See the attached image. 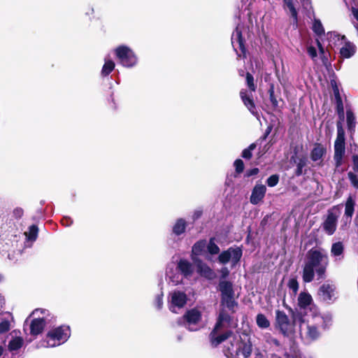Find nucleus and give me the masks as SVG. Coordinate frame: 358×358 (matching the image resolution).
I'll list each match as a JSON object with an SVG mask.
<instances>
[{"instance_id":"5701e85b","label":"nucleus","mask_w":358,"mask_h":358,"mask_svg":"<svg viewBox=\"0 0 358 358\" xmlns=\"http://www.w3.org/2000/svg\"><path fill=\"white\" fill-rule=\"evenodd\" d=\"M241 98L245 106L252 113L255 114V106L252 99V94H249L245 90H241L240 92Z\"/></svg>"},{"instance_id":"ea45409f","label":"nucleus","mask_w":358,"mask_h":358,"mask_svg":"<svg viewBox=\"0 0 358 358\" xmlns=\"http://www.w3.org/2000/svg\"><path fill=\"white\" fill-rule=\"evenodd\" d=\"M347 123L349 129H350L355 123V117L353 113L350 110L347 111Z\"/></svg>"},{"instance_id":"f8f14e48","label":"nucleus","mask_w":358,"mask_h":358,"mask_svg":"<svg viewBox=\"0 0 358 358\" xmlns=\"http://www.w3.org/2000/svg\"><path fill=\"white\" fill-rule=\"evenodd\" d=\"M338 217V215L334 210L328 212L327 217L322 224L323 229L328 235H332L335 232Z\"/></svg>"},{"instance_id":"2f4dec72","label":"nucleus","mask_w":358,"mask_h":358,"mask_svg":"<svg viewBox=\"0 0 358 358\" xmlns=\"http://www.w3.org/2000/svg\"><path fill=\"white\" fill-rule=\"evenodd\" d=\"M115 68V63L111 60H106L102 68L101 74L108 76Z\"/></svg>"},{"instance_id":"8fccbe9b","label":"nucleus","mask_w":358,"mask_h":358,"mask_svg":"<svg viewBox=\"0 0 358 358\" xmlns=\"http://www.w3.org/2000/svg\"><path fill=\"white\" fill-rule=\"evenodd\" d=\"M258 173H259V169L257 168H254V169L247 171L246 176L247 177H250V176H252L253 175H256Z\"/></svg>"},{"instance_id":"1a4fd4ad","label":"nucleus","mask_w":358,"mask_h":358,"mask_svg":"<svg viewBox=\"0 0 358 358\" xmlns=\"http://www.w3.org/2000/svg\"><path fill=\"white\" fill-rule=\"evenodd\" d=\"M276 323L280 331L286 336L289 335L294 331V326L296 325L294 321L291 322L287 315L282 311L276 310L275 312ZM294 320V317H292Z\"/></svg>"},{"instance_id":"4d7b16f0","label":"nucleus","mask_w":358,"mask_h":358,"mask_svg":"<svg viewBox=\"0 0 358 358\" xmlns=\"http://www.w3.org/2000/svg\"><path fill=\"white\" fill-rule=\"evenodd\" d=\"M62 222L64 225L69 226L71 224V221L69 220L67 218H64L62 220Z\"/></svg>"},{"instance_id":"f3484780","label":"nucleus","mask_w":358,"mask_h":358,"mask_svg":"<svg viewBox=\"0 0 358 358\" xmlns=\"http://www.w3.org/2000/svg\"><path fill=\"white\" fill-rule=\"evenodd\" d=\"M207 241L206 240H200L196 242L192 246V256L194 262H196L197 256L206 254Z\"/></svg>"},{"instance_id":"4468645a","label":"nucleus","mask_w":358,"mask_h":358,"mask_svg":"<svg viewBox=\"0 0 358 358\" xmlns=\"http://www.w3.org/2000/svg\"><path fill=\"white\" fill-rule=\"evenodd\" d=\"M185 320V325L190 331H196L198 329L196 324L201 320V313L196 309L189 310L184 316Z\"/></svg>"},{"instance_id":"20e7f679","label":"nucleus","mask_w":358,"mask_h":358,"mask_svg":"<svg viewBox=\"0 0 358 358\" xmlns=\"http://www.w3.org/2000/svg\"><path fill=\"white\" fill-rule=\"evenodd\" d=\"M219 287L222 294V305L227 307L232 313H234V308L237 306V303L234 299V293L232 284L229 282L222 280L220 282Z\"/></svg>"},{"instance_id":"9b49d317","label":"nucleus","mask_w":358,"mask_h":358,"mask_svg":"<svg viewBox=\"0 0 358 358\" xmlns=\"http://www.w3.org/2000/svg\"><path fill=\"white\" fill-rule=\"evenodd\" d=\"M298 306L302 310H310V315H317V308L313 303V298L310 294L302 292L298 296Z\"/></svg>"},{"instance_id":"0eeeda50","label":"nucleus","mask_w":358,"mask_h":358,"mask_svg":"<svg viewBox=\"0 0 358 358\" xmlns=\"http://www.w3.org/2000/svg\"><path fill=\"white\" fill-rule=\"evenodd\" d=\"M115 53L120 63L126 67H131L136 63V57L133 51L126 46H120Z\"/></svg>"},{"instance_id":"de8ad7c7","label":"nucleus","mask_w":358,"mask_h":358,"mask_svg":"<svg viewBox=\"0 0 358 358\" xmlns=\"http://www.w3.org/2000/svg\"><path fill=\"white\" fill-rule=\"evenodd\" d=\"M309 56L313 59H315L317 56L316 49L313 46H309L307 48Z\"/></svg>"},{"instance_id":"2eb2a0df","label":"nucleus","mask_w":358,"mask_h":358,"mask_svg":"<svg viewBox=\"0 0 358 358\" xmlns=\"http://www.w3.org/2000/svg\"><path fill=\"white\" fill-rule=\"evenodd\" d=\"M187 301L186 294L181 292H174L171 294V306L170 309L176 313L175 308H182Z\"/></svg>"},{"instance_id":"72a5a7b5","label":"nucleus","mask_w":358,"mask_h":358,"mask_svg":"<svg viewBox=\"0 0 358 358\" xmlns=\"http://www.w3.org/2000/svg\"><path fill=\"white\" fill-rule=\"evenodd\" d=\"M313 30L318 36L324 33V27L319 20L315 19L313 24Z\"/></svg>"},{"instance_id":"a211bd4d","label":"nucleus","mask_w":358,"mask_h":358,"mask_svg":"<svg viewBox=\"0 0 358 358\" xmlns=\"http://www.w3.org/2000/svg\"><path fill=\"white\" fill-rule=\"evenodd\" d=\"M192 270H170L168 276L173 285H176L182 281L183 276H188Z\"/></svg>"},{"instance_id":"680f3d73","label":"nucleus","mask_w":358,"mask_h":358,"mask_svg":"<svg viewBox=\"0 0 358 358\" xmlns=\"http://www.w3.org/2000/svg\"><path fill=\"white\" fill-rule=\"evenodd\" d=\"M3 352V348L0 346V356L2 355Z\"/></svg>"},{"instance_id":"9d476101","label":"nucleus","mask_w":358,"mask_h":358,"mask_svg":"<svg viewBox=\"0 0 358 358\" xmlns=\"http://www.w3.org/2000/svg\"><path fill=\"white\" fill-rule=\"evenodd\" d=\"M345 153V136L341 129H338V135L334 145V160L336 167L342 164L343 157Z\"/></svg>"},{"instance_id":"a18cd8bd","label":"nucleus","mask_w":358,"mask_h":358,"mask_svg":"<svg viewBox=\"0 0 358 358\" xmlns=\"http://www.w3.org/2000/svg\"><path fill=\"white\" fill-rule=\"evenodd\" d=\"M306 160L304 159H300L299 163L297 164V169L296 173L297 176H300L302 174V169L306 166Z\"/></svg>"},{"instance_id":"f257e3e1","label":"nucleus","mask_w":358,"mask_h":358,"mask_svg":"<svg viewBox=\"0 0 358 358\" xmlns=\"http://www.w3.org/2000/svg\"><path fill=\"white\" fill-rule=\"evenodd\" d=\"M294 322L299 324L301 336L310 340H314L319 337L318 327L327 328L331 322L329 316L317 315H306L302 316L301 313H293Z\"/></svg>"},{"instance_id":"a878e982","label":"nucleus","mask_w":358,"mask_h":358,"mask_svg":"<svg viewBox=\"0 0 358 358\" xmlns=\"http://www.w3.org/2000/svg\"><path fill=\"white\" fill-rule=\"evenodd\" d=\"M24 340L20 336L13 337L9 341L8 349L10 351L19 350L23 345Z\"/></svg>"},{"instance_id":"e433bc0d","label":"nucleus","mask_w":358,"mask_h":358,"mask_svg":"<svg viewBox=\"0 0 358 358\" xmlns=\"http://www.w3.org/2000/svg\"><path fill=\"white\" fill-rule=\"evenodd\" d=\"M246 83L250 91L255 92L256 90V87L254 83V78L250 73H246Z\"/></svg>"},{"instance_id":"bf43d9fd","label":"nucleus","mask_w":358,"mask_h":358,"mask_svg":"<svg viewBox=\"0 0 358 358\" xmlns=\"http://www.w3.org/2000/svg\"><path fill=\"white\" fill-rule=\"evenodd\" d=\"M220 271H222L223 277H224L225 275H227L228 274L227 272H224V270H220ZM225 271H227V270H226Z\"/></svg>"},{"instance_id":"423d86ee","label":"nucleus","mask_w":358,"mask_h":358,"mask_svg":"<svg viewBox=\"0 0 358 358\" xmlns=\"http://www.w3.org/2000/svg\"><path fill=\"white\" fill-rule=\"evenodd\" d=\"M241 257V249L238 247H231L222 252L215 260H217L221 264L229 263L232 266H236Z\"/></svg>"},{"instance_id":"ddd939ff","label":"nucleus","mask_w":358,"mask_h":358,"mask_svg":"<svg viewBox=\"0 0 358 358\" xmlns=\"http://www.w3.org/2000/svg\"><path fill=\"white\" fill-rule=\"evenodd\" d=\"M318 294L324 301H334L336 298V287L333 284L324 283L320 287Z\"/></svg>"},{"instance_id":"c9c22d12","label":"nucleus","mask_w":358,"mask_h":358,"mask_svg":"<svg viewBox=\"0 0 358 358\" xmlns=\"http://www.w3.org/2000/svg\"><path fill=\"white\" fill-rule=\"evenodd\" d=\"M256 148V144L252 143L250 145V146L243 150L242 152V157L245 159H250L252 156V152Z\"/></svg>"},{"instance_id":"79ce46f5","label":"nucleus","mask_w":358,"mask_h":358,"mask_svg":"<svg viewBox=\"0 0 358 358\" xmlns=\"http://www.w3.org/2000/svg\"><path fill=\"white\" fill-rule=\"evenodd\" d=\"M234 166L236 169V171L238 173L243 172L244 169V164L243 162L241 159H236L234 162Z\"/></svg>"},{"instance_id":"f704fd0d","label":"nucleus","mask_w":358,"mask_h":358,"mask_svg":"<svg viewBox=\"0 0 358 358\" xmlns=\"http://www.w3.org/2000/svg\"><path fill=\"white\" fill-rule=\"evenodd\" d=\"M335 94H336V96L337 97V111H338V114L339 117L341 119H343L344 118V108H343V103H342V101H341V98L339 97L338 92H335Z\"/></svg>"},{"instance_id":"c03bdc74","label":"nucleus","mask_w":358,"mask_h":358,"mask_svg":"<svg viewBox=\"0 0 358 358\" xmlns=\"http://www.w3.org/2000/svg\"><path fill=\"white\" fill-rule=\"evenodd\" d=\"M197 271L199 272V274L201 276H203V277L208 278L209 279H212L213 278V270H206V269H203V270H197Z\"/></svg>"},{"instance_id":"6e6d98bb","label":"nucleus","mask_w":358,"mask_h":358,"mask_svg":"<svg viewBox=\"0 0 358 358\" xmlns=\"http://www.w3.org/2000/svg\"><path fill=\"white\" fill-rule=\"evenodd\" d=\"M316 43H317V46H318V48H319L320 52L321 54H324V48H323V47H322V44H321V43H320V41L318 39H317V40H316Z\"/></svg>"},{"instance_id":"39448f33","label":"nucleus","mask_w":358,"mask_h":358,"mask_svg":"<svg viewBox=\"0 0 358 358\" xmlns=\"http://www.w3.org/2000/svg\"><path fill=\"white\" fill-rule=\"evenodd\" d=\"M307 268L317 266H326L328 263V257L325 250L322 249H312L307 255Z\"/></svg>"},{"instance_id":"cd10ccee","label":"nucleus","mask_w":358,"mask_h":358,"mask_svg":"<svg viewBox=\"0 0 358 358\" xmlns=\"http://www.w3.org/2000/svg\"><path fill=\"white\" fill-rule=\"evenodd\" d=\"M239 352L244 357H248L251 355L252 351V343L248 340L247 342L243 343L239 346Z\"/></svg>"},{"instance_id":"a19ab883","label":"nucleus","mask_w":358,"mask_h":358,"mask_svg":"<svg viewBox=\"0 0 358 358\" xmlns=\"http://www.w3.org/2000/svg\"><path fill=\"white\" fill-rule=\"evenodd\" d=\"M288 286L294 293H296L299 289V284L296 279L292 278L289 280Z\"/></svg>"},{"instance_id":"49530a36","label":"nucleus","mask_w":358,"mask_h":358,"mask_svg":"<svg viewBox=\"0 0 358 358\" xmlns=\"http://www.w3.org/2000/svg\"><path fill=\"white\" fill-rule=\"evenodd\" d=\"M190 264L187 260L180 259L178 262V268H189Z\"/></svg>"},{"instance_id":"b1692460","label":"nucleus","mask_w":358,"mask_h":358,"mask_svg":"<svg viewBox=\"0 0 358 358\" xmlns=\"http://www.w3.org/2000/svg\"><path fill=\"white\" fill-rule=\"evenodd\" d=\"M356 46L351 42H346L340 50L341 57L344 58H350L356 52Z\"/></svg>"},{"instance_id":"6ab92c4d","label":"nucleus","mask_w":358,"mask_h":358,"mask_svg":"<svg viewBox=\"0 0 358 358\" xmlns=\"http://www.w3.org/2000/svg\"><path fill=\"white\" fill-rule=\"evenodd\" d=\"M325 270H303V279L306 282H309L316 277L317 280H320L324 277Z\"/></svg>"},{"instance_id":"f03ea898","label":"nucleus","mask_w":358,"mask_h":358,"mask_svg":"<svg viewBox=\"0 0 358 358\" xmlns=\"http://www.w3.org/2000/svg\"><path fill=\"white\" fill-rule=\"evenodd\" d=\"M231 327V318L230 315L225 310H221L215 326L210 334L211 345L213 347H216L227 340L231 335V331L227 330V329Z\"/></svg>"},{"instance_id":"7ed1b4c3","label":"nucleus","mask_w":358,"mask_h":358,"mask_svg":"<svg viewBox=\"0 0 358 358\" xmlns=\"http://www.w3.org/2000/svg\"><path fill=\"white\" fill-rule=\"evenodd\" d=\"M70 329L66 326H61L48 331L45 338L41 341V346L54 348L65 343L70 336Z\"/></svg>"},{"instance_id":"e2e57ef3","label":"nucleus","mask_w":358,"mask_h":358,"mask_svg":"<svg viewBox=\"0 0 358 358\" xmlns=\"http://www.w3.org/2000/svg\"><path fill=\"white\" fill-rule=\"evenodd\" d=\"M293 358H297V357H293Z\"/></svg>"},{"instance_id":"864d4df0","label":"nucleus","mask_w":358,"mask_h":358,"mask_svg":"<svg viewBox=\"0 0 358 358\" xmlns=\"http://www.w3.org/2000/svg\"><path fill=\"white\" fill-rule=\"evenodd\" d=\"M13 213L17 217H20L23 214V210L21 208H17Z\"/></svg>"},{"instance_id":"3c124183","label":"nucleus","mask_w":358,"mask_h":358,"mask_svg":"<svg viewBox=\"0 0 358 358\" xmlns=\"http://www.w3.org/2000/svg\"><path fill=\"white\" fill-rule=\"evenodd\" d=\"M301 3L305 9L308 10L311 8L310 0H301Z\"/></svg>"},{"instance_id":"412c9836","label":"nucleus","mask_w":358,"mask_h":358,"mask_svg":"<svg viewBox=\"0 0 358 358\" xmlns=\"http://www.w3.org/2000/svg\"><path fill=\"white\" fill-rule=\"evenodd\" d=\"M326 153L325 147L320 143H315L310 152V158L314 162H322L323 156Z\"/></svg>"},{"instance_id":"09e8293b","label":"nucleus","mask_w":358,"mask_h":358,"mask_svg":"<svg viewBox=\"0 0 358 358\" xmlns=\"http://www.w3.org/2000/svg\"><path fill=\"white\" fill-rule=\"evenodd\" d=\"M163 301H162V295H157L155 299V305L158 309H160L162 307Z\"/></svg>"},{"instance_id":"c756f323","label":"nucleus","mask_w":358,"mask_h":358,"mask_svg":"<svg viewBox=\"0 0 358 358\" xmlns=\"http://www.w3.org/2000/svg\"><path fill=\"white\" fill-rule=\"evenodd\" d=\"M343 252V245L341 242H337L332 245L331 253L333 256H340Z\"/></svg>"},{"instance_id":"dca6fc26","label":"nucleus","mask_w":358,"mask_h":358,"mask_svg":"<svg viewBox=\"0 0 358 358\" xmlns=\"http://www.w3.org/2000/svg\"><path fill=\"white\" fill-rule=\"evenodd\" d=\"M266 191V187L265 185L262 184L256 185L250 196V202L255 205L259 203L264 199Z\"/></svg>"},{"instance_id":"393cba45","label":"nucleus","mask_w":358,"mask_h":358,"mask_svg":"<svg viewBox=\"0 0 358 358\" xmlns=\"http://www.w3.org/2000/svg\"><path fill=\"white\" fill-rule=\"evenodd\" d=\"M354 209H355V201L353 200V199L351 196H350L345 203L344 216L346 217V222L350 221L351 217L354 213Z\"/></svg>"},{"instance_id":"aec40b11","label":"nucleus","mask_w":358,"mask_h":358,"mask_svg":"<svg viewBox=\"0 0 358 358\" xmlns=\"http://www.w3.org/2000/svg\"><path fill=\"white\" fill-rule=\"evenodd\" d=\"M206 259L210 262H215L213 257L215 255H217L220 253V248L215 243V238H210L209 241L207 242L206 247Z\"/></svg>"},{"instance_id":"4c0bfd02","label":"nucleus","mask_w":358,"mask_h":358,"mask_svg":"<svg viewBox=\"0 0 358 358\" xmlns=\"http://www.w3.org/2000/svg\"><path fill=\"white\" fill-rule=\"evenodd\" d=\"M348 178L350 180L351 184L353 185L354 187L356 189H358V176H357L355 173H354L352 171H350L348 173Z\"/></svg>"},{"instance_id":"58836bf2","label":"nucleus","mask_w":358,"mask_h":358,"mask_svg":"<svg viewBox=\"0 0 358 358\" xmlns=\"http://www.w3.org/2000/svg\"><path fill=\"white\" fill-rule=\"evenodd\" d=\"M278 180L279 177L277 175H272L267 179L266 183L269 187H274L278 184Z\"/></svg>"},{"instance_id":"bb28decb","label":"nucleus","mask_w":358,"mask_h":358,"mask_svg":"<svg viewBox=\"0 0 358 358\" xmlns=\"http://www.w3.org/2000/svg\"><path fill=\"white\" fill-rule=\"evenodd\" d=\"M285 9L287 8L293 17L295 23L298 22L297 11L294 6L292 0H283Z\"/></svg>"},{"instance_id":"052dcab7","label":"nucleus","mask_w":358,"mask_h":358,"mask_svg":"<svg viewBox=\"0 0 358 358\" xmlns=\"http://www.w3.org/2000/svg\"><path fill=\"white\" fill-rule=\"evenodd\" d=\"M3 303V299L1 296H0V306Z\"/></svg>"},{"instance_id":"473e14b6","label":"nucleus","mask_w":358,"mask_h":358,"mask_svg":"<svg viewBox=\"0 0 358 358\" xmlns=\"http://www.w3.org/2000/svg\"><path fill=\"white\" fill-rule=\"evenodd\" d=\"M185 229V222L183 220L180 219L176 222L173 227V232L177 235H180L184 232Z\"/></svg>"},{"instance_id":"4be33fe9","label":"nucleus","mask_w":358,"mask_h":358,"mask_svg":"<svg viewBox=\"0 0 358 358\" xmlns=\"http://www.w3.org/2000/svg\"><path fill=\"white\" fill-rule=\"evenodd\" d=\"M231 43L234 49L236 50V45L238 48L241 50L243 57H245V50L243 45V42L241 37V32L238 29H236L235 32L233 33L231 36Z\"/></svg>"},{"instance_id":"13d9d810","label":"nucleus","mask_w":358,"mask_h":358,"mask_svg":"<svg viewBox=\"0 0 358 358\" xmlns=\"http://www.w3.org/2000/svg\"><path fill=\"white\" fill-rule=\"evenodd\" d=\"M224 355L227 357H229V355H232V352H231V350L229 348L227 350H224Z\"/></svg>"},{"instance_id":"5fc2aeb1","label":"nucleus","mask_w":358,"mask_h":358,"mask_svg":"<svg viewBox=\"0 0 358 358\" xmlns=\"http://www.w3.org/2000/svg\"><path fill=\"white\" fill-rule=\"evenodd\" d=\"M352 13L354 17L358 21V8H352Z\"/></svg>"},{"instance_id":"603ef678","label":"nucleus","mask_w":358,"mask_h":358,"mask_svg":"<svg viewBox=\"0 0 358 358\" xmlns=\"http://www.w3.org/2000/svg\"><path fill=\"white\" fill-rule=\"evenodd\" d=\"M352 160H353V165H354L353 169L355 171L358 172V156H357V155L353 156Z\"/></svg>"},{"instance_id":"6e6552de","label":"nucleus","mask_w":358,"mask_h":358,"mask_svg":"<svg viewBox=\"0 0 358 358\" xmlns=\"http://www.w3.org/2000/svg\"><path fill=\"white\" fill-rule=\"evenodd\" d=\"M45 309H36L34 310L30 316L35 317L30 324V333L32 335H38L41 334L45 324L44 317H41L40 315H45L46 313Z\"/></svg>"},{"instance_id":"c85d7f7f","label":"nucleus","mask_w":358,"mask_h":358,"mask_svg":"<svg viewBox=\"0 0 358 358\" xmlns=\"http://www.w3.org/2000/svg\"><path fill=\"white\" fill-rule=\"evenodd\" d=\"M256 322L257 326L261 329H266L270 326V322L266 318V317L262 313H259L257 315Z\"/></svg>"},{"instance_id":"37998d69","label":"nucleus","mask_w":358,"mask_h":358,"mask_svg":"<svg viewBox=\"0 0 358 358\" xmlns=\"http://www.w3.org/2000/svg\"><path fill=\"white\" fill-rule=\"evenodd\" d=\"M10 329V322L8 320H3L0 322V334L5 333Z\"/></svg>"},{"instance_id":"7c9ffc66","label":"nucleus","mask_w":358,"mask_h":358,"mask_svg":"<svg viewBox=\"0 0 358 358\" xmlns=\"http://www.w3.org/2000/svg\"><path fill=\"white\" fill-rule=\"evenodd\" d=\"M26 237L31 241H35L38 235V228L36 225L29 227L28 231L24 232Z\"/></svg>"}]
</instances>
